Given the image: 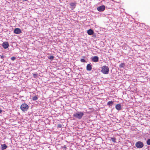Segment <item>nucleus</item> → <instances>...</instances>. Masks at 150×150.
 <instances>
[{
    "label": "nucleus",
    "mask_w": 150,
    "mask_h": 150,
    "mask_svg": "<svg viewBox=\"0 0 150 150\" xmlns=\"http://www.w3.org/2000/svg\"><path fill=\"white\" fill-rule=\"evenodd\" d=\"M98 57L96 56H94L92 59V60L94 62H97L98 61Z\"/></svg>",
    "instance_id": "6e6552de"
},
{
    "label": "nucleus",
    "mask_w": 150,
    "mask_h": 150,
    "mask_svg": "<svg viewBox=\"0 0 150 150\" xmlns=\"http://www.w3.org/2000/svg\"><path fill=\"white\" fill-rule=\"evenodd\" d=\"M113 104V102L112 101H109L107 103V105L110 106V105H112Z\"/></svg>",
    "instance_id": "ddd939ff"
},
{
    "label": "nucleus",
    "mask_w": 150,
    "mask_h": 150,
    "mask_svg": "<svg viewBox=\"0 0 150 150\" xmlns=\"http://www.w3.org/2000/svg\"><path fill=\"white\" fill-rule=\"evenodd\" d=\"M87 33L88 34V35H92L93 34V33H94V32L93 31V30L91 29H90L89 30H88L87 31Z\"/></svg>",
    "instance_id": "9b49d317"
},
{
    "label": "nucleus",
    "mask_w": 150,
    "mask_h": 150,
    "mask_svg": "<svg viewBox=\"0 0 150 150\" xmlns=\"http://www.w3.org/2000/svg\"><path fill=\"white\" fill-rule=\"evenodd\" d=\"M1 112H2L1 110L0 109V113H1Z\"/></svg>",
    "instance_id": "a878e982"
},
{
    "label": "nucleus",
    "mask_w": 150,
    "mask_h": 150,
    "mask_svg": "<svg viewBox=\"0 0 150 150\" xmlns=\"http://www.w3.org/2000/svg\"><path fill=\"white\" fill-rule=\"evenodd\" d=\"M97 9L99 11H103L105 10V7L104 6L102 5L98 7Z\"/></svg>",
    "instance_id": "39448f33"
},
{
    "label": "nucleus",
    "mask_w": 150,
    "mask_h": 150,
    "mask_svg": "<svg viewBox=\"0 0 150 150\" xmlns=\"http://www.w3.org/2000/svg\"><path fill=\"white\" fill-rule=\"evenodd\" d=\"M38 98L37 96H34L32 98V100L34 101H35L38 100Z\"/></svg>",
    "instance_id": "4468645a"
},
{
    "label": "nucleus",
    "mask_w": 150,
    "mask_h": 150,
    "mask_svg": "<svg viewBox=\"0 0 150 150\" xmlns=\"http://www.w3.org/2000/svg\"><path fill=\"white\" fill-rule=\"evenodd\" d=\"M21 109L23 111H26L29 108L28 106L25 103L22 104L20 107Z\"/></svg>",
    "instance_id": "7ed1b4c3"
},
{
    "label": "nucleus",
    "mask_w": 150,
    "mask_h": 150,
    "mask_svg": "<svg viewBox=\"0 0 150 150\" xmlns=\"http://www.w3.org/2000/svg\"><path fill=\"white\" fill-rule=\"evenodd\" d=\"M62 148L64 149H67V147L65 145H64V146H63L62 147Z\"/></svg>",
    "instance_id": "5701e85b"
},
{
    "label": "nucleus",
    "mask_w": 150,
    "mask_h": 150,
    "mask_svg": "<svg viewBox=\"0 0 150 150\" xmlns=\"http://www.w3.org/2000/svg\"><path fill=\"white\" fill-rule=\"evenodd\" d=\"M9 43L7 42H4L2 44V47L5 49L8 48L9 47Z\"/></svg>",
    "instance_id": "423d86ee"
},
{
    "label": "nucleus",
    "mask_w": 150,
    "mask_h": 150,
    "mask_svg": "<svg viewBox=\"0 0 150 150\" xmlns=\"http://www.w3.org/2000/svg\"><path fill=\"white\" fill-rule=\"evenodd\" d=\"M7 146L5 144H2L1 145V149L2 150L6 149Z\"/></svg>",
    "instance_id": "f8f14e48"
},
{
    "label": "nucleus",
    "mask_w": 150,
    "mask_h": 150,
    "mask_svg": "<svg viewBox=\"0 0 150 150\" xmlns=\"http://www.w3.org/2000/svg\"><path fill=\"white\" fill-rule=\"evenodd\" d=\"M136 146L138 148H141L144 146L143 143L140 141H139L135 144Z\"/></svg>",
    "instance_id": "20e7f679"
},
{
    "label": "nucleus",
    "mask_w": 150,
    "mask_h": 150,
    "mask_svg": "<svg viewBox=\"0 0 150 150\" xmlns=\"http://www.w3.org/2000/svg\"><path fill=\"white\" fill-rule=\"evenodd\" d=\"M81 61L82 62H86V60L83 59H81Z\"/></svg>",
    "instance_id": "aec40b11"
},
{
    "label": "nucleus",
    "mask_w": 150,
    "mask_h": 150,
    "mask_svg": "<svg viewBox=\"0 0 150 150\" xmlns=\"http://www.w3.org/2000/svg\"><path fill=\"white\" fill-rule=\"evenodd\" d=\"M111 139L112 141L113 142H116V139L115 138H111Z\"/></svg>",
    "instance_id": "dca6fc26"
},
{
    "label": "nucleus",
    "mask_w": 150,
    "mask_h": 150,
    "mask_svg": "<svg viewBox=\"0 0 150 150\" xmlns=\"http://www.w3.org/2000/svg\"><path fill=\"white\" fill-rule=\"evenodd\" d=\"M116 109L118 110H121L122 106L120 104H118L116 105H115Z\"/></svg>",
    "instance_id": "1a4fd4ad"
},
{
    "label": "nucleus",
    "mask_w": 150,
    "mask_h": 150,
    "mask_svg": "<svg viewBox=\"0 0 150 150\" xmlns=\"http://www.w3.org/2000/svg\"><path fill=\"white\" fill-rule=\"evenodd\" d=\"M14 32L16 34H18L20 33L21 32V31L20 29L17 28L14 29Z\"/></svg>",
    "instance_id": "0eeeda50"
},
{
    "label": "nucleus",
    "mask_w": 150,
    "mask_h": 150,
    "mask_svg": "<svg viewBox=\"0 0 150 150\" xmlns=\"http://www.w3.org/2000/svg\"><path fill=\"white\" fill-rule=\"evenodd\" d=\"M70 5L72 7H75L76 6V4L75 3H71L70 4Z\"/></svg>",
    "instance_id": "f3484780"
},
{
    "label": "nucleus",
    "mask_w": 150,
    "mask_h": 150,
    "mask_svg": "<svg viewBox=\"0 0 150 150\" xmlns=\"http://www.w3.org/2000/svg\"><path fill=\"white\" fill-rule=\"evenodd\" d=\"M33 76L35 78H37V76H38V75L37 74H33Z\"/></svg>",
    "instance_id": "412c9836"
},
{
    "label": "nucleus",
    "mask_w": 150,
    "mask_h": 150,
    "mask_svg": "<svg viewBox=\"0 0 150 150\" xmlns=\"http://www.w3.org/2000/svg\"><path fill=\"white\" fill-rule=\"evenodd\" d=\"M125 66V64L124 63H122L120 64L119 66L120 68H123Z\"/></svg>",
    "instance_id": "2eb2a0df"
},
{
    "label": "nucleus",
    "mask_w": 150,
    "mask_h": 150,
    "mask_svg": "<svg viewBox=\"0 0 150 150\" xmlns=\"http://www.w3.org/2000/svg\"><path fill=\"white\" fill-rule=\"evenodd\" d=\"M101 71L103 74H108L109 69L108 67L105 65L101 67Z\"/></svg>",
    "instance_id": "f257e3e1"
},
{
    "label": "nucleus",
    "mask_w": 150,
    "mask_h": 150,
    "mask_svg": "<svg viewBox=\"0 0 150 150\" xmlns=\"http://www.w3.org/2000/svg\"><path fill=\"white\" fill-rule=\"evenodd\" d=\"M92 69L91 65L90 64H88L86 66V69L88 71H90Z\"/></svg>",
    "instance_id": "9d476101"
},
{
    "label": "nucleus",
    "mask_w": 150,
    "mask_h": 150,
    "mask_svg": "<svg viewBox=\"0 0 150 150\" xmlns=\"http://www.w3.org/2000/svg\"><path fill=\"white\" fill-rule=\"evenodd\" d=\"M15 59V57H13L11 58V59L12 60H14Z\"/></svg>",
    "instance_id": "b1692460"
},
{
    "label": "nucleus",
    "mask_w": 150,
    "mask_h": 150,
    "mask_svg": "<svg viewBox=\"0 0 150 150\" xmlns=\"http://www.w3.org/2000/svg\"><path fill=\"white\" fill-rule=\"evenodd\" d=\"M58 127L61 128L62 127V125L60 124H59L57 125Z\"/></svg>",
    "instance_id": "4be33fe9"
},
{
    "label": "nucleus",
    "mask_w": 150,
    "mask_h": 150,
    "mask_svg": "<svg viewBox=\"0 0 150 150\" xmlns=\"http://www.w3.org/2000/svg\"><path fill=\"white\" fill-rule=\"evenodd\" d=\"M146 143L148 145H150V139H149L147 140Z\"/></svg>",
    "instance_id": "a211bd4d"
},
{
    "label": "nucleus",
    "mask_w": 150,
    "mask_h": 150,
    "mask_svg": "<svg viewBox=\"0 0 150 150\" xmlns=\"http://www.w3.org/2000/svg\"><path fill=\"white\" fill-rule=\"evenodd\" d=\"M0 57H1V59H3L4 57V56H3V55H2V56L0 55Z\"/></svg>",
    "instance_id": "393cba45"
},
{
    "label": "nucleus",
    "mask_w": 150,
    "mask_h": 150,
    "mask_svg": "<svg viewBox=\"0 0 150 150\" xmlns=\"http://www.w3.org/2000/svg\"><path fill=\"white\" fill-rule=\"evenodd\" d=\"M84 115L83 113L82 112H77L74 114L73 116L79 119H81Z\"/></svg>",
    "instance_id": "f03ea898"
},
{
    "label": "nucleus",
    "mask_w": 150,
    "mask_h": 150,
    "mask_svg": "<svg viewBox=\"0 0 150 150\" xmlns=\"http://www.w3.org/2000/svg\"><path fill=\"white\" fill-rule=\"evenodd\" d=\"M54 58V57L53 56H51L50 57H49L48 58L49 59H50L51 60H52Z\"/></svg>",
    "instance_id": "6ab92c4d"
}]
</instances>
